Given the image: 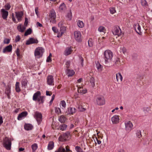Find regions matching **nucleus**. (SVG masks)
I'll return each mask as SVG.
<instances>
[{
    "label": "nucleus",
    "mask_w": 152,
    "mask_h": 152,
    "mask_svg": "<svg viewBox=\"0 0 152 152\" xmlns=\"http://www.w3.org/2000/svg\"><path fill=\"white\" fill-rule=\"evenodd\" d=\"M121 52H122L123 54L125 55L127 53V50L126 48L124 47H121L120 48Z\"/></svg>",
    "instance_id": "a19ab883"
},
{
    "label": "nucleus",
    "mask_w": 152,
    "mask_h": 152,
    "mask_svg": "<svg viewBox=\"0 0 152 152\" xmlns=\"http://www.w3.org/2000/svg\"><path fill=\"white\" fill-rule=\"evenodd\" d=\"M1 12L3 18L4 20L7 19L9 14L8 12L3 9L1 10Z\"/></svg>",
    "instance_id": "4468645a"
},
{
    "label": "nucleus",
    "mask_w": 152,
    "mask_h": 152,
    "mask_svg": "<svg viewBox=\"0 0 152 152\" xmlns=\"http://www.w3.org/2000/svg\"><path fill=\"white\" fill-rule=\"evenodd\" d=\"M66 72L69 77L72 76L75 73V72L73 70L67 69Z\"/></svg>",
    "instance_id": "cd10ccee"
},
{
    "label": "nucleus",
    "mask_w": 152,
    "mask_h": 152,
    "mask_svg": "<svg viewBox=\"0 0 152 152\" xmlns=\"http://www.w3.org/2000/svg\"><path fill=\"white\" fill-rule=\"evenodd\" d=\"M96 67L98 70L102 71V70L103 67L99 63H97L96 64Z\"/></svg>",
    "instance_id": "4c0bfd02"
},
{
    "label": "nucleus",
    "mask_w": 152,
    "mask_h": 152,
    "mask_svg": "<svg viewBox=\"0 0 152 152\" xmlns=\"http://www.w3.org/2000/svg\"><path fill=\"white\" fill-rule=\"evenodd\" d=\"M150 107H145L143 108V110L145 113H149L151 111Z\"/></svg>",
    "instance_id": "72a5a7b5"
},
{
    "label": "nucleus",
    "mask_w": 152,
    "mask_h": 152,
    "mask_svg": "<svg viewBox=\"0 0 152 152\" xmlns=\"http://www.w3.org/2000/svg\"><path fill=\"white\" fill-rule=\"evenodd\" d=\"M69 135V132H66L61 135L59 137L58 140L60 141L64 142L68 138Z\"/></svg>",
    "instance_id": "9d476101"
},
{
    "label": "nucleus",
    "mask_w": 152,
    "mask_h": 152,
    "mask_svg": "<svg viewBox=\"0 0 152 152\" xmlns=\"http://www.w3.org/2000/svg\"><path fill=\"white\" fill-rule=\"evenodd\" d=\"M96 102L98 105H102L105 104V101L104 98L102 96H99L96 98Z\"/></svg>",
    "instance_id": "6e6552de"
},
{
    "label": "nucleus",
    "mask_w": 152,
    "mask_h": 152,
    "mask_svg": "<svg viewBox=\"0 0 152 152\" xmlns=\"http://www.w3.org/2000/svg\"><path fill=\"white\" fill-rule=\"evenodd\" d=\"M34 116L38 124H40L42 122V115L41 113L36 111L34 113Z\"/></svg>",
    "instance_id": "20e7f679"
},
{
    "label": "nucleus",
    "mask_w": 152,
    "mask_h": 152,
    "mask_svg": "<svg viewBox=\"0 0 152 152\" xmlns=\"http://www.w3.org/2000/svg\"><path fill=\"white\" fill-rule=\"evenodd\" d=\"M28 23V19L27 18H25V21L24 23V25L25 26H26L27 25Z\"/></svg>",
    "instance_id": "0e129e2a"
},
{
    "label": "nucleus",
    "mask_w": 152,
    "mask_h": 152,
    "mask_svg": "<svg viewBox=\"0 0 152 152\" xmlns=\"http://www.w3.org/2000/svg\"><path fill=\"white\" fill-rule=\"evenodd\" d=\"M12 21L16 23H18V22L16 20L15 18L14 17V13H12Z\"/></svg>",
    "instance_id": "603ef678"
},
{
    "label": "nucleus",
    "mask_w": 152,
    "mask_h": 152,
    "mask_svg": "<svg viewBox=\"0 0 152 152\" xmlns=\"http://www.w3.org/2000/svg\"><path fill=\"white\" fill-rule=\"evenodd\" d=\"M17 28L19 31L23 32L26 29V27L20 24L18 26Z\"/></svg>",
    "instance_id": "bb28decb"
},
{
    "label": "nucleus",
    "mask_w": 152,
    "mask_h": 152,
    "mask_svg": "<svg viewBox=\"0 0 152 152\" xmlns=\"http://www.w3.org/2000/svg\"><path fill=\"white\" fill-rule=\"evenodd\" d=\"M11 93V86L8 85L6 88L5 91V94H6L7 98L9 99H10V94Z\"/></svg>",
    "instance_id": "aec40b11"
},
{
    "label": "nucleus",
    "mask_w": 152,
    "mask_h": 152,
    "mask_svg": "<svg viewBox=\"0 0 152 152\" xmlns=\"http://www.w3.org/2000/svg\"><path fill=\"white\" fill-rule=\"evenodd\" d=\"M78 109L80 111H84L86 109L83 107L81 105H79L78 107Z\"/></svg>",
    "instance_id": "8fccbe9b"
},
{
    "label": "nucleus",
    "mask_w": 152,
    "mask_h": 152,
    "mask_svg": "<svg viewBox=\"0 0 152 152\" xmlns=\"http://www.w3.org/2000/svg\"><path fill=\"white\" fill-rule=\"evenodd\" d=\"M15 90L17 92H19L20 91V89L19 87V83L16 82L15 84Z\"/></svg>",
    "instance_id": "473e14b6"
},
{
    "label": "nucleus",
    "mask_w": 152,
    "mask_h": 152,
    "mask_svg": "<svg viewBox=\"0 0 152 152\" xmlns=\"http://www.w3.org/2000/svg\"><path fill=\"white\" fill-rule=\"evenodd\" d=\"M60 105H61L62 106L61 108L62 109H65L66 106V104L64 100L61 101L60 102Z\"/></svg>",
    "instance_id": "c9c22d12"
},
{
    "label": "nucleus",
    "mask_w": 152,
    "mask_h": 152,
    "mask_svg": "<svg viewBox=\"0 0 152 152\" xmlns=\"http://www.w3.org/2000/svg\"><path fill=\"white\" fill-rule=\"evenodd\" d=\"M125 129L128 132H130L132 129L133 125L132 123L130 121H126L125 122Z\"/></svg>",
    "instance_id": "39448f33"
},
{
    "label": "nucleus",
    "mask_w": 152,
    "mask_h": 152,
    "mask_svg": "<svg viewBox=\"0 0 152 152\" xmlns=\"http://www.w3.org/2000/svg\"><path fill=\"white\" fill-rule=\"evenodd\" d=\"M64 24V22L63 21H61L59 23H58V26L59 27H62L63 26H62Z\"/></svg>",
    "instance_id": "052dcab7"
},
{
    "label": "nucleus",
    "mask_w": 152,
    "mask_h": 152,
    "mask_svg": "<svg viewBox=\"0 0 152 152\" xmlns=\"http://www.w3.org/2000/svg\"><path fill=\"white\" fill-rule=\"evenodd\" d=\"M15 15L16 18L17 19V21L18 22H20L22 20L23 17V12L22 11L15 12Z\"/></svg>",
    "instance_id": "1a4fd4ad"
},
{
    "label": "nucleus",
    "mask_w": 152,
    "mask_h": 152,
    "mask_svg": "<svg viewBox=\"0 0 152 152\" xmlns=\"http://www.w3.org/2000/svg\"><path fill=\"white\" fill-rule=\"evenodd\" d=\"M4 146L8 150L11 149V142L10 140L7 137H5L4 140Z\"/></svg>",
    "instance_id": "7ed1b4c3"
},
{
    "label": "nucleus",
    "mask_w": 152,
    "mask_h": 152,
    "mask_svg": "<svg viewBox=\"0 0 152 152\" xmlns=\"http://www.w3.org/2000/svg\"><path fill=\"white\" fill-rule=\"evenodd\" d=\"M81 85L79 84H77V86L78 88V92L81 94H86L87 92V90L86 88H84L83 86H80Z\"/></svg>",
    "instance_id": "9b49d317"
},
{
    "label": "nucleus",
    "mask_w": 152,
    "mask_h": 152,
    "mask_svg": "<svg viewBox=\"0 0 152 152\" xmlns=\"http://www.w3.org/2000/svg\"><path fill=\"white\" fill-rule=\"evenodd\" d=\"M65 65H66V67L67 68H69V66L70 65V62L69 61H67L66 62Z\"/></svg>",
    "instance_id": "bf43d9fd"
},
{
    "label": "nucleus",
    "mask_w": 152,
    "mask_h": 152,
    "mask_svg": "<svg viewBox=\"0 0 152 152\" xmlns=\"http://www.w3.org/2000/svg\"><path fill=\"white\" fill-rule=\"evenodd\" d=\"M28 114V113L26 111L23 112L20 114H19L18 117V119L19 120H22L23 117L26 116Z\"/></svg>",
    "instance_id": "4be33fe9"
},
{
    "label": "nucleus",
    "mask_w": 152,
    "mask_h": 152,
    "mask_svg": "<svg viewBox=\"0 0 152 152\" xmlns=\"http://www.w3.org/2000/svg\"><path fill=\"white\" fill-rule=\"evenodd\" d=\"M114 35H117L119 37L121 35L122 33L120 28L119 27H115L112 31Z\"/></svg>",
    "instance_id": "f8f14e48"
},
{
    "label": "nucleus",
    "mask_w": 152,
    "mask_h": 152,
    "mask_svg": "<svg viewBox=\"0 0 152 152\" xmlns=\"http://www.w3.org/2000/svg\"><path fill=\"white\" fill-rule=\"evenodd\" d=\"M53 31L55 33H57L58 31V30L55 27H53L52 28Z\"/></svg>",
    "instance_id": "680f3d73"
},
{
    "label": "nucleus",
    "mask_w": 152,
    "mask_h": 152,
    "mask_svg": "<svg viewBox=\"0 0 152 152\" xmlns=\"http://www.w3.org/2000/svg\"><path fill=\"white\" fill-rule=\"evenodd\" d=\"M37 144L36 143H34L31 145V148L33 152L37 149Z\"/></svg>",
    "instance_id": "79ce46f5"
},
{
    "label": "nucleus",
    "mask_w": 152,
    "mask_h": 152,
    "mask_svg": "<svg viewBox=\"0 0 152 152\" xmlns=\"http://www.w3.org/2000/svg\"><path fill=\"white\" fill-rule=\"evenodd\" d=\"M55 113L58 114L61 113V111L60 108L57 107L55 108Z\"/></svg>",
    "instance_id": "ea45409f"
},
{
    "label": "nucleus",
    "mask_w": 152,
    "mask_h": 152,
    "mask_svg": "<svg viewBox=\"0 0 152 152\" xmlns=\"http://www.w3.org/2000/svg\"><path fill=\"white\" fill-rule=\"evenodd\" d=\"M35 13L38 16V8L37 7H36L35 8Z\"/></svg>",
    "instance_id": "69168bd1"
},
{
    "label": "nucleus",
    "mask_w": 152,
    "mask_h": 152,
    "mask_svg": "<svg viewBox=\"0 0 152 152\" xmlns=\"http://www.w3.org/2000/svg\"><path fill=\"white\" fill-rule=\"evenodd\" d=\"M5 9L7 10H9L11 6L9 4H7L4 6Z\"/></svg>",
    "instance_id": "864d4df0"
},
{
    "label": "nucleus",
    "mask_w": 152,
    "mask_h": 152,
    "mask_svg": "<svg viewBox=\"0 0 152 152\" xmlns=\"http://www.w3.org/2000/svg\"><path fill=\"white\" fill-rule=\"evenodd\" d=\"M44 51V49L42 48H37L35 50V56L37 58H40L42 56Z\"/></svg>",
    "instance_id": "f03ea898"
},
{
    "label": "nucleus",
    "mask_w": 152,
    "mask_h": 152,
    "mask_svg": "<svg viewBox=\"0 0 152 152\" xmlns=\"http://www.w3.org/2000/svg\"><path fill=\"white\" fill-rule=\"evenodd\" d=\"M50 21L54 23H56V13L54 10H52L50 12L49 15Z\"/></svg>",
    "instance_id": "423d86ee"
},
{
    "label": "nucleus",
    "mask_w": 152,
    "mask_h": 152,
    "mask_svg": "<svg viewBox=\"0 0 152 152\" xmlns=\"http://www.w3.org/2000/svg\"><path fill=\"white\" fill-rule=\"evenodd\" d=\"M20 37L19 35L16 36L15 37V42H17L20 41Z\"/></svg>",
    "instance_id": "13d9d810"
},
{
    "label": "nucleus",
    "mask_w": 152,
    "mask_h": 152,
    "mask_svg": "<svg viewBox=\"0 0 152 152\" xmlns=\"http://www.w3.org/2000/svg\"><path fill=\"white\" fill-rule=\"evenodd\" d=\"M90 82L93 87H94L95 86V79L93 77H91L90 79Z\"/></svg>",
    "instance_id": "58836bf2"
},
{
    "label": "nucleus",
    "mask_w": 152,
    "mask_h": 152,
    "mask_svg": "<svg viewBox=\"0 0 152 152\" xmlns=\"http://www.w3.org/2000/svg\"><path fill=\"white\" fill-rule=\"evenodd\" d=\"M10 41V39H4V44H8Z\"/></svg>",
    "instance_id": "4d7b16f0"
},
{
    "label": "nucleus",
    "mask_w": 152,
    "mask_h": 152,
    "mask_svg": "<svg viewBox=\"0 0 152 152\" xmlns=\"http://www.w3.org/2000/svg\"><path fill=\"white\" fill-rule=\"evenodd\" d=\"M32 126L30 124H26L24 126L25 129L27 130H31L33 128Z\"/></svg>",
    "instance_id": "c756f323"
},
{
    "label": "nucleus",
    "mask_w": 152,
    "mask_h": 152,
    "mask_svg": "<svg viewBox=\"0 0 152 152\" xmlns=\"http://www.w3.org/2000/svg\"><path fill=\"white\" fill-rule=\"evenodd\" d=\"M66 27L65 26H63L60 28V32L58 35V37H61L62 35L66 31Z\"/></svg>",
    "instance_id": "5701e85b"
},
{
    "label": "nucleus",
    "mask_w": 152,
    "mask_h": 152,
    "mask_svg": "<svg viewBox=\"0 0 152 152\" xmlns=\"http://www.w3.org/2000/svg\"><path fill=\"white\" fill-rule=\"evenodd\" d=\"M88 45L89 47H92L93 45V43L91 40H89L88 41Z\"/></svg>",
    "instance_id": "e2e57ef3"
},
{
    "label": "nucleus",
    "mask_w": 152,
    "mask_h": 152,
    "mask_svg": "<svg viewBox=\"0 0 152 152\" xmlns=\"http://www.w3.org/2000/svg\"><path fill=\"white\" fill-rule=\"evenodd\" d=\"M38 42V40L37 39L33 38H30L27 41L26 44L29 45L34 43H37Z\"/></svg>",
    "instance_id": "2eb2a0df"
},
{
    "label": "nucleus",
    "mask_w": 152,
    "mask_h": 152,
    "mask_svg": "<svg viewBox=\"0 0 152 152\" xmlns=\"http://www.w3.org/2000/svg\"><path fill=\"white\" fill-rule=\"evenodd\" d=\"M76 112L75 108L74 107H70L68 108V110L66 112L67 114H73Z\"/></svg>",
    "instance_id": "b1692460"
},
{
    "label": "nucleus",
    "mask_w": 152,
    "mask_h": 152,
    "mask_svg": "<svg viewBox=\"0 0 152 152\" xmlns=\"http://www.w3.org/2000/svg\"><path fill=\"white\" fill-rule=\"evenodd\" d=\"M59 10L61 12H64L66 9L65 4L64 3H62L59 7Z\"/></svg>",
    "instance_id": "a878e982"
},
{
    "label": "nucleus",
    "mask_w": 152,
    "mask_h": 152,
    "mask_svg": "<svg viewBox=\"0 0 152 152\" xmlns=\"http://www.w3.org/2000/svg\"><path fill=\"white\" fill-rule=\"evenodd\" d=\"M134 27L136 32L139 34H141V28L140 26L139 23L135 24L134 25Z\"/></svg>",
    "instance_id": "f3484780"
},
{
    "label": "nucleus",
    "mask_w": 152,
    "mask_h": 152,
    "mask_svg": "<svg viewBox=\"0 0 152 152\" xmlns=\"http://www.w3.org/2000/svg\"><path fill=\"white\" fill-rule=\"evenodd\" d=\"M111 120L113 124L118 123L119 121V116L118 115H114L112 118Z\"/></svg>",
    "instance_id": "6ab92c4d"
},
{
    "label": "nucleus",
    "mask_w": 152,
    "mask_h": 152,
    "mask_svg": "<svg viewBox=\"0 0 152 152\" xmlns=\"http://www.w3.org/2000/svg\"><path fill=\"white\" fill-rule=\"evenodd\" d=\"M67 125L65 124H63L60 125L59 126V129L62 131H64L66 129Z\"/></svg>",
    "instance_id": "f704fd0d"
},
{
    "label": "nucleus",
    "mask_w": 152,
    "mask_h": 152,
    "mask_svg": "<svg viewBox=\"0 0 152 152\" xmlns=\"http://www.w3.org/2000/svg\"><path fill=\"white\" fill-rule=\"evenodd\" d=\"M136 136L138 138H140L142 136L141 132L140 130H137L136 132Z\"/></svg>",
    "instance_id": "de8ad7c7"
},
{
    "label": "nucleus",
    "mask_w": 152,
    "mask_h": 152,
    "mask_svg": "<svg viewBox=\"0 0 152 152\" xmlns=\"http://www.w3.org/2000/svg\"><path fill=\"white\" fill-rule=\"evenodd\" d=\"M12 46L10 45L4 48L3 50V52L4 53H9L12 52Z\"/></svg>",
    "instance_id": "a211bd4d"
},
{
    "label": "nucleus",
    "mask_w": 152,
    "mask_h": 152,
    "mask_svg": "<svg viewBox=\"0 0 152 152\" xmlns=\"http://www.w3.org/2000/svg\"><path fill=\"white\" fill-rule=\"evenodd\" d=\"M55 152H72V151L70 150L69 147L67 146L65 148L63 146H61L55 151Z\"/></svg>",
    "instance_id": "0eeeda50"
},
{
    "label": "nucleus",
    "mask_w": 152,
    "mask_h": 152,
    "mask_svg": "<svg viewBox=\"0 0 152 152\" xmlns=\"http://www.w3.org/2000/svg\"><path fill=\"white\" fill-rule=\"evenodd\" d=\"M110 13L112 14H113L116 12V11L115 8L114 7H111L110 9Z\"/></svg>",
    "instance_id": "3c124183"
},
{
    "label": "nucleus",
    "mask_w": 152,
    "mask_h": 152,
    "mask_svg": "<svg viewBox=\"0 0 152 152\" xmlns=\"http://www.w3.org/2000/svg\"><path fill=\"white\" fill-rule=\"evenodd\" d=\"M141 3L142 6H145L147 5V2L145 0H141Z\"/></svg>",
    "instance_id": "6e6d98bb"
},
{
    "label": "nucleus",
    "mask_w": 152,
    "mask_h": 152,
    "mask_svg": "<svg viewBox=\"0 0 152 152\" xmlns=\"http://www.w3.org/2000/svg\"><path fill=\"white\" fill-rule=\"evenodd\" d=\"M120 61L119 60V59L117 58L115 61H114L115 64H116V65H119L120 64Z\"/></svg>",
    "instance_id": "5fc2aeb1"
},
{
    "label": "nucleus",
    "mask_w": 152,
    "mask_h": 152,
    "mask_svg": "<svg viewBox=\"0 0 152 152\" xmlns=\"http://www.w3.org/2000/svg\"><path fill=\"white\" fill-rule=\"evenodd\" d=\"M52 94V93L48 91H46V95L47 96H50Z\"/></svg>",
    "instance_id": "338daca9"
},
{
    "label": "nucleus",
    "mask_w": 152,
    "mask_h": 152,
    "mask_svg": "<svg viewBox=\"0 0 152 152\" xmlns=\"http://www.w3.org/2000/svg\"><path fill=\"white\" fill-rule=\"evenodd\" d=\"M75 149L77 152H85L80 147L77 146L75 147Z\"/></svg>",
    "instance_id": "37998d69"
},
{
    "label": "nucleus",
    "mask_w": 152,
    "mask_h": 152,
    "mask_svg": "<svg viewBox=\"0 0 152 152\" xmlns=\"http://www.w3.org/2000/svg\"><path fill=\"white\" fill-rule=\"evenodd\" d=\"M66 118L63 115L61 116L58 118L59 121L61 123H64L66 121Z\"/></svg>",
    "instance_id": "2f4dec72"
},
{
    "label": "nucleus",
    "mask_w": 152,
    "mask_h": 152,
    "mask_svg": "<svg viewBox=\"0 0 152 152\" xmlns=\"http://www.w3.org/2000/svg\"><path fill=\"white\" fill-rule=\"evenodd\" d=\"M104 58L106 64L108 63L112 58L113 54L110 50H105L103 53Z\"/></svg>",
    "instance_id": "f257e3e1"
},
{
    "label": "nucleus",
    "mask_w": 152,
    "mask_h": 152,
    "mask_svg": "<svg viewBox=\"0 0 152 152\" xmlns=\"http://www.w3.org/2000/svg\"><path fill=\"white\" fill-rule=\"evenodd\" d=\"M40 92L39 91H38L34 94L33 97V100L35 101H37V99L40 96Z\"/></svg>",
    "instance_id": "393cba45"
},
{
    "label": "nucleus",
    "mask_w": 152,
    "mask_h": 152,
    "mask_svg": "<svg viewBox=\"0 0 152 152\" xmlns=\"http://www.w3.org/2000/svg\"><path fill=\"white\" fill-rule=\"evenodd\" d=\"M54 147V143L53 141H50L49 142L48 146V149L49 150H51L53 149Z\"/></svg>",
    "instance_id": "7c9ffc66"
},
{
    "label": "nucleus",
    "mask_w": 152,
    "mask_h": 152,
    "mask_svg": "<svg viewBox=\"0 0 152 152\" xmlns=\"http://www.w3.org/2000/svg\"><path fill=\"white\" fill-rule=\"evenodd\" d=\"M47 83L49 85H54V81L52 76L49 75L48 76Z\"/></svg>",
    "instance_id": "dca6fc26"
},
{
    "label": "nucleus",
    "mask_w": 152,
    "mask_h": 152,
    "mask_svg": "<svg viewBox=\"0 0 152 152\" xmlns=\"http://www.w3.org/2000/svg\"><path fill=\"white\" fill-rule=\"evenodd\" d=\"M44 98V97L43 96H40L37 99V101L39 103L41 102L43 103V99Z\"/></svg>",
    "instance_id": "49530a36"
},
{
    "label": "nucleus",
    "mask_w": 152,
    "mask_h": 152,
    "mask_svg": "<svg viewBox=\"0 0 152 152\" xmlns=\"http://www.w3.org/2000/svg\"><path fill=\"white\" fill-rule=\"evenodd\" d=\"M116 77L117 82H118L120 80L121 81H122L123 80V77L121 73L118 72L116 74Z\"/></svg>",
    "instance_id": "c85d7f7f"
},
{
    "label": "nucleus",
    "mask_w": 152,
    "mask_h": 152,
    "mask_svg": "<svg viewBox=\"0 0 152 152\" xmlns=\"http://www.w3.org/2000/svg\"><path fill=\"white\" fill-rule=\"evenodd\" d=\"M31 29L30 28H29L25 32L24 35L25 36H26L30 34H31Z\"/></svg>",
    "instance_id": "a18cd8bd"
},
{
    "label": "nucleus",
    "mask_w": 152,
    "mask_h": 152,
    "mask_svg": "<svg viewBox=\"0 0 152 152\" xmlns=\"http://www.w3.org/2000/svg\"><path fill=\"white\" fill-rule=\"evenodd\" d=\"M51 61V57L48 56L47 59L46 61L47 62H50Z\"/></svg>",
    "instance_id": "774afa93"
},
{
    "label": "nucleus",
    "mask_w": 152,
    "mask_h": 152,
    "mask_svg": "<svg viewBox=\"0 0 152 152\" xmlns=\"http://www.w3.org/2000/svg\"><path fill=\"white\" fill-rule=\"evenodd\" d=\"M77 23L78 26L80 28H82L84 26V23L82 21L78 20Z\"/></svg>",
    "instance_id": "e433bc0d"
},
{
    "label": "nucleus",
    "mask_w": 152,
    "mask_h": 152,
    "mask_svg": "<svg viewBox=\"0 0 152 152\" xmlns=\"http://www.w3.org/2000/svg\"><path fill=\"white\" fill-rule=\"evenodd\" d=\"M72 51V48L71 47H68L66 48L64 54L65 56H68L71 54Z\"/></svg>",
    "instance_id": "412c9836"
},
{
    "label": "nucleus",
    "mask_w": 152,
    "mask_h": 152,
    "mask_svg": "<svg viewBox=\"0 0 152 152\" xmlns=\"http://www.w3.org/2000/svg\"><path fill=\"white\" fill-rule=\"evenodd\" d=\"M98 31L100 32H104L105 31L104 27L102 26H100L98 29Z\"/></svg>",
    "instance_id": "c03bdc74"
},
{
    "label": "nucleus",
    "mask_w": 152,
    "mask_h": 152,
    "mask_svg": "<svg viewBox=\"0 0 152 152\" xmlns=\"http://www.w3.org/2000/svg\"><path fill=\"white\" fill-rule=\"evenodd\" d=\"M75 38V39L78 42L81 41V35L80 31H76L74 33Z\"/></svg>",
    "instance_id": "ddd939ff"
},
{
    "label": "nucleus",
    "mask_w": 152,
    "mask_h": 152,
    "mask_svg": "<svg viewBox=\"0 0 152 152\" xmlns=\"http://www.w3.org/2000/svg\"><path fill=\"white\" fill-rule=\"evenodd\" d=\"M21 84L22 86H24L25 87L27 85V81L25 80H23L22 81Z\"/></svg>",
    "instance_id": "09e8293b"
}]
</instances>
